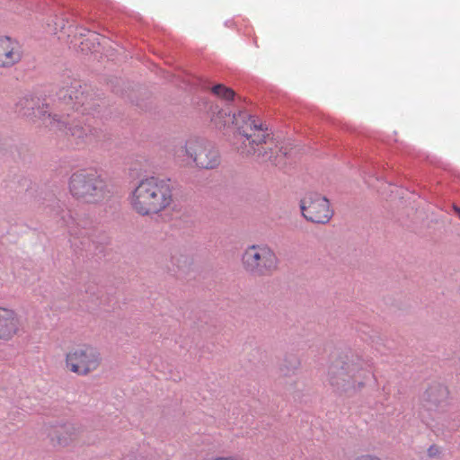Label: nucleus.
Returning <instances> with one entry per match:
<instances>
[{"label":"nucleus","instance_id":"nucleus-3","mask_svg":"<svg viewBox=\"0 0 460 460\" xmlns=\"http://www.w3.org/2000/svg\"><path fill=\"white\" fill-rule=\"evenodd\" d=\"M68 190L75 199L91 205L102 203L111 194L108 181L93 168L73 172L69 177Z\"/></svg>","mask_w":460,"mask_h":460},{"label":"nucleus","instance_id":"nucleus-10","mask_svg":"<svg viewBox=\"0 0 460 460\" xmlns=\"http://www.w3.org/2000/svg\"><path fill=\"white\" fill-rule=\"evenodd\" d=\"M22 58L20 43L8 36H0V68H10Z\"/></svg>","mask_w":460,"mask_h":460},{"label":"nucleus","instance_id":"nucleus-6","mask_svg":"<svg viewBox=\"0 0 460 460\" xmlns=\"http://www.w3.org/2000/svg\"><path fill=\"white\" fill-rule=\"evenodd\" d=\"M178 157L188 156L199 169L213 170L219 166L221 156L218 150L204 139H191L176 151Z\"/></svg>","mask_w":460,"mask_h":460},{"label":"nucleus","instance_id":"nucleus-19","mask_svg":"<svg viewBox=\"0 0 460 460\" xmlns=\"http://www.w3.org/2000/svg\"><path fill=\"white\" fill-rule=\"evenodd\" d=\"M428 451H429V455L430 456H432L436 455V453L438 452V449H437V447L435 446H431V447H429Z\"/></svg>","mask_w":460,"mask_h":460},{"label":"nucleus","instance_id":"nucleus-13","mask_svg":"<svg viewBox=\"0 0 460 460\" xmlns=\"http://www.w3.org/2000/svg\"><path fill=\"white\" fill-rule=\"evenodd\" d=\"M19 319L10 309L0 307V339L11 340L19 331Z\"/></svg>","mask_w":460,"mask_h":460},{"label":"nucleus","instance_id":"nucleus-18","mask_svg":"<svg viewBox=\"0 0 460 460\" xmlns=\"http://www.w3.org/2000/svg\"><path fill=\"white\" fill-rule=\"evenodd\" d=\"M297 365H298V364H297V361H296V360H295L294 365H293V367H292V368H291L290 370H288L287 372H285L283 369H281V371H282L285 375H288V374H289V372H294V371L297 368Z\"/></svg>","mask_w":460,"mask_h":460},{"label":"nucleus","instance_id":"nucleus-1","mask_svg":"<svg viewBox=\"0 0 460 460\" xmlns=\"http://www.w3.org/2000/svg\"><path fill=\"white\" fill-rule=\"evenodd\" d=\"M79 81L66 78L57 92V97L62 114L52 113L48 105L36 108L33 98H22L17 104V111L28 118L38 117L51 128L65 131L80 141L93 134L91 125H82L80 116L94 110L95 102L88 94L85 95Z\"/></svg>","mask_w":460,"mask_h":460},{"label":"nucleus","instance_id":"nucleus-2","mask_svg":"<svg viewBox=\"0 0 460 460\" xmlns=\"http://www.w3.org/2000/svg\"><path fill=\"white\" fill-rule=\"evenodd\" d=\"M132 208L141 216L158 214L172 203L170 180L147 177L141 180L130 195Z\"/></svg>","mask_w":460,"mask_h":460},{"label":"nucleus","instance_id":"nucleus-16","mask_svg":"<svg viewBox=\"0 0 460 460\" xmlns=\"http://www.w3.org/2000/svg\"><path fill=\"white\" fill-rule=\"evenodd\" d=\"M53 217H60V221L65 226H69L70 223L73 222V217L70 215V212L60 206H58V208L53 211Z\"/></svg>","mask_w":460,"mask_h":460},{"label":"nucleus","instance_id":"nucleus-14","mask_svg":"<svg viewBox=\"0 0 460 460\" xmlns=\"http://www.w3.org/2000/svg\"><path fill=\"white\" fill-rule=\"evenodd\" d=\"M447 396V388L443 385H430L424 394L425 407L428 410H434L446 402Z\"/></svg>","mask_w":460,"mask_h":460},{"label":"nucleus","instance_id":"nucleus-5","mask_svg":"<svg viewBox=\"0 0 460 460\" xmlns=\"http://www.w3.org/2000/svg\"><path fill=\"white\" fill-rule=\"evenodd\" d=\"M243 270L254 278L271 276L279 267L275 252L267 244L248 245L241 256Z\"/></svg>","mask_w":460,"mask_h":460},{"label":"nucleus","instance_id":"nucleus-7","mask_svg":"<svg viewBox=\"0 0 460 460\" xmlns=\"http://www.w3.org/2000/svg\"><path fill=\"white\" fill-rule=\"evenodd\" d=\"M243 130L247 140V144L245 142L242 143L241 152L243 155L247 156L254 155L259 161L262 163L270 162L273 165H280L283 163L287 152L283 150V147L279 148L278 153L273 150V143L269 142V134H258L257 138H254L255 134L252 135L244 128Z\"/></svg>","mask_w":460,"mask_h":460},{"label":"nucleus","instance_id":"nucleus-9","mask_svg":"<svg viewBox=\"0 0 460 460\" xmlns=\"http://www.w3.org/2000/svg\"><path fill=\"white\" fill-rule=\"evenodd\" d=\"M302 216L306 221L325 225L332 218L334 211L330 200L317 192H308L300 200Z\"/></svg>","mask_w":460,"mask_h":460},{"label":"nucleus","instance_id":"nucleus-4","mask_svg":"<svg viewBox=\"0 0 460 460\" xmlns=\"http://www.w3.org/2000/svg\"><path fill=\"white\" fill-rule=\"evenodd\" d=\"M368 371L358 358L336 360L329 367L330 385L341 394H354L365 385Z\"/></svg>","mask_w":460,"mask_h":460},{"label":"nucleus","instance_id":"nucleus-12","mask_svg":"<svg viewBox=\"0 0 460 460\" xmlns=\"http://www.w3.org/2000/svg\"><path fill=\"white\" fill-rule=\"evenodd\" d=\"M232 122L236 125L239 133L244 137L243 143L245 142L246 144L247 140L243 130V128L252 135L255 134L254 138H257L258 134L261 135V133H265L268 129L264 124L258 121L254 117L245 111H241L238 115L234 114L232 116Z\"/></svg>","mask_w":460,"mask_h":460},{"label":"nucleus","instance_id":"nucleus-8","mask_svg":"<svg viewBox=\"0 0 460 460\" xmlns=\"http://www.w3.org/2000/svg\"><path fill=\"white\" fill-rule=\"evenodd\" d=\"M65 363L70 372L85 376L98 369L102 356L96 348L84 344L70 349L66 354Z\"/></svg>","mask_w":460,"mask_h":460},{"label":"nucleus","instance_id":"nucleus-15","mask_svg":"<svg viewBox=\"0 0 460 460\" xmlns=\"http://www.w3.org/2000/svg\"><path fill=\"white\" fill-rule=\"evenodd\" d=\"M211 91L215 95L225 101L228 102L234 100V92L224 84H216L212 87Z\"/></svg>","mask_w":460,"mask_h":460},{"label":"nucleus","instance_id":"nucleus-11","mask_svg":"<svg viewBox=\"0 0 460 460\" xmlns=\"http://www.w3.org/2000/svg\"><path fill=\"white\" fill-rule=\"evenodd\" d=\"M81 428L74 423H66L57 427L49 434V438L54 447H66L72 445L79 437Z\"/></svg>","mask_w":460,"mask_h":460},{"label":"nucleus","instance_id":"nucleus-17","mask_svg":"<svg viewBox=\"0 0 460 460\" xmlns=\"http://www.w3.org/2000/svg\"><path fill=\"white\" fill-rule=\"evenodd\" d=\"M355 460H381L378 456L373 455H363L357 457Z\"/></svg>","mask_w":460,"mask_h":460}]
</instances>
